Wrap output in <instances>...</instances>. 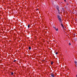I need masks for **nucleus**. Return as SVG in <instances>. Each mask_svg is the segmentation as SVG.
Masks as SVG:
<instances>
[{"label":"nucleus","mask_w":77,"mask_h":77,"mask_svg":"<svg viewBox=\"0 0 77 77\" xmlns=\"http://www.w3.org/2000/svg\"><path fill=\"white\" fill-rule=\"evenodd\" d=\"M67 5H68V4H67Z\"/></svg>","instance_id":"nucleus-15"},{"label":"nucleus","mask_w":77,"mask_h":77,"mask_svg":"<svg viewBox=\"0 0 77 77\" xmlns=\"http://www.w3.org/2000/svg\"><path fill=\"white\" fill-rule=\"evenodd\" d=\"M29 50H31V47H29Z\"/></svg>","instance_id":"nucleus-8"},{"label":"nucleus","mask_w":77,"mask_h":77,"mask_svg":"<svg viewBox=\"0 0 77 77\" xmlns=\"http://www.w3.org/2000/svg\"><path fill=\"white\" fill-rule=\"evenodd\" d=\"M16 61H17V60H14V62H16Z\"/></svg>","instance_id":"nucleus-13"},{"label":"nucleus","mask_w":77,"mask_h":77,"mask_svg":"<svg viewBox=\"0 0 77 77\" xmlns=\"http://www.w3.org/2000/svg\"><path fill=\"white\" fill-rule=\"evenodd\" d=\"M53 62L52 61L51 62V65H53Z\"/></svg>","instance_id":"nucleus-9"},{"label":"nucleus","mask_w":77,"mask_h":77,"mask_svg":"<svg viewBox=\"0 0 77 77\" xmlns=\"http://www.w3.org/2000/svg\"><path fill=\"white\" fill-rule=\"evenodd\" d=\"M69 45H71V43H69Z\"/></svg>","instance_id":"nucleus-12"},{"label":"nucleus","mask_w":77,"mask_h":77,"mask_svg":"<svg viewBox=\"0 0 77 77\" xmlns=\"http://www.w3.org/2000/svg\"><path fill=\"white\" fill-rule=\"evenodd\" d=\"M76 77H77V75H76Z\"/></svg>","instance_id":"nucleus-16"},{"label":"nucleus","mask_w":77,"mask_h":77,"mask_svg":"<svg viewBox=\"0 0 77 77\" xmlns=\"http://www.w3.org/2000/svg\"><path fill=\"white\" fill-rule=\"evenodd\" d=\"M51 75L53 77H54V75L53 73H51Z\"/></svg>","instance_id":"nucleus-4"},{"label":"nucleus","mask_w":77,"mask_h":77,"mask_svg":"<svg viewBox=\"0 0 77 77\" xmlns=\"http://www.w3.org/2000/svg\"><path fill=\"white\" fill-rule=\"evenodd\" d=\"M59 7L58 6H57V7H56V9L58 10V9H59Z\"/></svg>","instance_id":"nucleus-5"},{"label":"nucleus","mask_w":77,"mask_h":77,"mask_svg":"<svg viewBox=\"0 0 77 77\" xmlns=\"http://www.w3.org/2000/svg\"><path fill=\"white\" fill-rule=\"evenodd\" d=\"M61 3H62V2Z\"/></svg>","instance_id":"nucleus-18"},{"label":"nucleus","mask_w":77,"mask_h":77,"mask_svg":"<svg viewBox=\"0 0 77 77\" xmlns=\"http://www.w3.org/2000/svg\"><path fill=\"white\" fill-rule=\"evenodd\" d=\"M57 17L58 18V19L59 20V21H60V22H62V19H61V18H60V16L59 15H57Z\"/></svg>","instance_id":"nucleus-1"},{"label":"nucleus","mask_w":77,"mask_h":77,"mask_svg":"<svg viewBox=\"0 0 77 77\" xmlns=\"http://www.w3.org/2000/svg\"><path fill=\"white\" fill-rule=\"evenodd\" d=\"M64 2H66V0H64Z\"/></svg>","instance_id":"nucleus-14"},{"label":"nucleus","mask_w":77,"mask_h":77,"mask_svg":"<svg viewBox=\"0 0 77 77\" xmlns=\"http://www.w3.org/2000/svg\"><path fill=\"white\" fill-rule=\"evenodd\" d=\"M58 11V12L59 14H60V11L59 10V9H58L57 10Z\"/></svg>","instance_id":"nucleus-6"},{"label":"nucleus","mask_w":77,"mask_h":77,"mask_svg":"<svg viewBox=\"0 0 77 77\" xmlns=\"http://www.w3.org/2000/svg\"><path fill=\"white\" fill-rule=\"evenodd\" d=\"M58 54V53H57V52L55 53V54Z\"/></svg>","instance_id":"nucleus-11"},{"label":"nucleus","mask_w":77,"mask_h":77,"mask_svg":"<svg viewBox=\"0 0 77 77\" xmlns=\"http://www.w3.org/2000/svg\"><path fill=\"white\" fill-rule=\"evenodd\" d=\"M29 26H30V25H28V28H29V27H30Z\"/></svg>","instance_id":"nucleus-10"},{"label":"nucleus","mask_w":77,"mask_h":77,"mask_svg":"<svg viewBox=\"0 0 77 77\" xmlns=\"http://www.w3.org/2000/svg\"><path fill=\"white\" fill-rule=\"evenodd\" d=\"M53 28L55 30H56V31H57L58 30V29H56V28L55 27H54Z\"/></svg>","instance_id":"nucleus-3"},{"label":"nucleus","mask_w":77,"mask_h":77,"mask_svg":"<svg viewBox=\"0 0 77 77\" xmlns=\"http://www.w3.org/2000/svg\"><path fill=\"white\" fill-rule=\"evenodd\" d=\"M60 23H61V25L63 28H64V26H63V24H62V21L61 22H60Z\"/></svg>","instance_id":"nucleus-2"},{"label":"nucleus","mask_w":77,"mask_h":77,"mask_svg":"<svg viewBox=\"0 0 77 77\" xmlns=\"http://www.w3.org/2000/svg\"><path fill=\"white\" fill-rule=\"evenodd\" d=\"M11 75H14V72H11Z\"/></svg>","instance_id":"nucleus-7"},{"label":"nucleus","mask_w":77,"mask_h":77,"mask_svg":"<svg viewBox=\"0 0 77 77\" xmlns=\"http://www.w3.org/2000/svg\"><path fill=\"white\" fill-rule=\"evenodd\" d=\"M38 10V9H37Z\"/></svg>","instance_id":"nucleus-17"}]
</instances>
